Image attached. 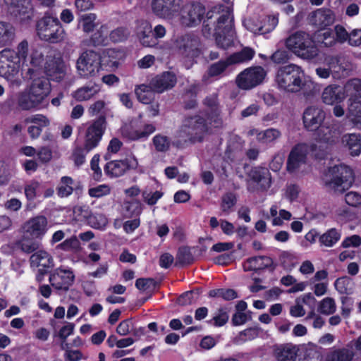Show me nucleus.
<instances>
[{"label":"nucleus","instance_id":"51","mask_svg":"<svg viewBox=\"0 0 361 361\" xmlns=\"http://www.w3.org/2000/svg\"><path fill=\"white\" fill-rule=\"evenodd\" d=\"M336 310V304L332 298L326 297L322 300L318 305V311L325 315L334 314Z\"/></svg>","mask_w":361,"mask_h":361},{"label":"nucleus","instance_id":"11","mask_svg":"<svg viewBox=\"0 0 361 361\" xmlns=\"http://www.w3.org/2000/svg\"><path fill=\"white\" fill-rule=\"evenodd\" d=\"M176 48L187 58H190L193 63H197V59L200 57L202 50L200 48V40L193 33H186L178 36L175 42Z\"/></svg>","mask_w":361,"mask_h":361},{"label":"nucleus","instance_id":"31","mask_svg":"<svg viewBox=\"0 0 361 361\" xmlns=\"http://www.w3.org/2000/svg\"><path fill=\"white\" fill-rule=\"evenodd\" d=\"M273 264L271 258L267 256L253 257L247 259L243 264L245 271H258L271 267Z\"/></svg>","mask_w":361,"mask_h":361},{"label":"nucleus","instance_id":"48","mask_svg":"<svg viewBox=\"0 0 361 361\" xmlns=\"http://www.w3.org/2000/svg\"><path fill=\"white\" fill-rule=\"evenodd\" d=\"M97 15L93 13L82 15L79 18V24L81 25L82 31L85 33H90L94 31L96 27Z\"/></svg>","mask_w":361,"mask_h":361},{"label":"nucleus","instance_id":"47","mask_svg":"<svg viewBox=\"0 0 361 361\" xmlns=\"http://www.w3.org/2000/svg\"><path fill=\"white\" fill-rule=\"evenodd\" d=\"M341 232L336 228H331L323 233L320 238V243L326 247H332L341 238Z\"/></svg>","mask_w":361,"mask_h":361},{"label":"nucleus","instance_id":"15","mask_svg":"<svg viewBox=\"0 0 361 361\" xmlns=\"http://www.w3.org/2000/svg\"><path fill=\"white\" fill-rule=\"evenodd\" d=\"M326 117L324 111L317 106L307 107L303 113V123L309 130L319 128V132L324 130L325 127L321 126Z\"/></svg>","mask_w":361,"mask_h":361},{"label":"nucleus","instance_id":"33","mask_svg":"<svg viewBox=\"0 0 361 361\" xmlns=\"http://www.w3.org/2000/svg\"><path fill=\"white\" fill-rule=\"evenodd\" d=\"M315 298L311 293H309L304 294L295 300V304L290 309V314L294 317H302L306 312L302 305L305 304L310 306H313Z\"/></svg>","mask_w":361,"mask_h":361},{"label":"nucleus","instance_id":"27","mask_svg":"<svg viewBox=\"0 0 361 361\" xmlns=\"http://www.w3.org/2000/svg\"><path fill=\"white\" fill-rule=\"evenodd\" d=\"M176 82V78L174 74L169 71L164 72L161 75L153 78L150 85L157 93H162L165 90L173 87Z\"/></svg>","mask_w":361,"mask_h":361},{"label":"nucleus","instance_id":"18","mask_svg":"<svg viewBox=\"0 0 361 361\" xmlns=\"http://www.w3.org/2000/svg\"><path fill=\"white\" fill-rule=\"evenodd\" d=\"M28 90L32 94V97L37 100L42 108L47 106L45 103L51 92V86L48 79L40 78L35 80Z\"/></svg>","mask_w":361,"mask_h":361},{"label":"nucleus","instance_id":"53","mask_svg":"<svg viewBox=\"0 0 361 361\" xmlns=\"http://www.w3.org/2000/svg\"><path fill=\"white\" fill-rule=\"evenodd\" d=\"M63 59L59 52H50L46 56L44 68H64Z\"/></svg>","mask_w":361,"mask_h":361},{"label":"nucleus","instance_id":"3","mask_svg":"<svg viewBox=\"0 0 361 361\" xmlns=\"http://www.w3.org/2000/svg\"><path fill=\"white\" fill-rule=\"evenodd\" d=\"M106 129V118L99 116L92 121L87 128L83 146L77 148L73 154V160L77 166L85 161V155L99 145Z\"/></svg>","mask_w":361,"mask_h":361},{"label":"nucleus","instance_id":"7","mask_svg":"<svg viewBox=\"0 0 361 361\" xmlns=\"http://www.w3.org/2000/svg\"><path fill=\"white\" fill-rule=\"evenodd\" d=\"M218 47L226 49L233 44L235 31L229 13H223L219 16L213 34Z\"/></svg>","mask_w":361,"mask_h":361},{"label":"nucleus","instance_id":"25","mask_svg":"<svg viewBox=\"0 0 361 361\" xmlns=\"http://www.w3.org/2000/svg\"><path fill=\"white\" fill-rule=\"evenodd\" d=\"M341 143L350 156L359 157L361 154V135L360 134H344L341 137Z\"/></svg>","mask_w":361,"mask_h":361},{"label":"nucleus","instance_id":"20","mask_svg":"<svg viewBox=\"0 0 361 361\" xmlns=\"http://www.w3.org/2000/svg\"><path fill=\"white\" fill-rule=\"evenodd\" d=\"M247 135L255 137L256 140L262 145H271L281 138L282 133L279 129L274 128L265 130L252 128L248 130Z\"/></svg>","mask_w":361,"mask_h":361},{"label":"nucleus","instance_id":"43","mask_svg":"<svg viewBox=\"0 0 361 361\" xmlns=\"http://www.w3.org/2000/svg\"><path fill=\"white\" fill-rule=\"evenodd\" d=\"M316 39L317 42L324 47H331L336 44L334 32L331 28L320 29L316 34Z\"/></svg>","mask_w":361,"mask_h":361},{"label":"nucleus","instance_id":"64","mask_svg":"<svg viewBox=\"0 0 361 361\" xmlns=\"http://www.w3.org/2000/svg\"><path fill=\"white\" fill-rule=\"evenodd\" d=\"M304 352L305 359L307 361H312L314 357L318 355V347L313 343H308L300 346V349Z\"/></svg>","mask_w":361,"mask_h":361},{"label":"nucleus","instance_id":"57","mask_svg":"<svg viewBox=\"0 0 361 361\" xmlns=\"http://www.w3.org/2000/svg\"><path fill=\"white\" fill-rule=\"evenodd\" d=\"M128 29L126 27H118L109 32V39L114 43L122 42L129 36Z\"/></svg>","mask_w":361,"mask_h":361},{"label":"nucleus","instance_id":"17","mask_svg":"<svg viewBox=\"0 0 361 361\" xmlns=\"http://www.w3.org/2000/svg\"><path fill=\"white\" fill-rule=\"evenodd\" d=\"M355 351L352 342L344 347L329 348L322 357V361H353Z\"/></svg>","mask_w":361,"mask_h":361},{"label":"nucleus","instance_id":"54","mask_svg":"<svg viewBox=\"0 0 361 361\" xmlns=\"http://www.w3.org/2000/svg\"><path fill=\"white\" fill-rule=\"evenodd\" d=\"M45 58L44 54L37 49H33L28 58L27 55V66L31 65L32 68H44Z\"/></svg>","mask_w":361,"mask_h":361},{"label":"nucleus","instance_id":"24","mask_svg":"<svg viewBox=\"0 0 361 361\" xmlns=\"http://www.w3.org/2000/svg\"><path fill=\"white\" fill-rule=\"evenodd\" d=\"M299 351V345L288 343L276 345L273 355L277 361H295Z\"/></svg>","mask_w":361,"mask_h":361},{"label":"nucleus","instance_id":"5","mask_svg":"<svg viewBox=\"0 0 361 361\" xmlns=\"http://www.w3.org/2000/svg\"><path fill=\"white\" fill-rule=\"evenodd\" d=\"M36 32L41 40L50 44L63 42L66 35L59 19L48 12L37 21Z\"/></svg>","mask_w":361,"mask_h":361},{"label":"nucleus","instance_id":"42","mask_svg":"<svg viewBox=\"0 0 361 361\" xmlns=\"http://www.w3.org/2000/svg\"><path fill=\"white\" fill-rule=\"evenodd\" d=\"M109 37V30L107 25H102L90 37L91 44L94 47L106 45Z\"/></svg>","mask_w":361,"mask_h":361},{"label":"nucleus","instance_id":"8","mask_svg":"<svg viewBox=\"0 0 361 361\" xmlns=\"http://www.w3.org/2000/svg\"><path fill=\"white\" fill-rule=\"evenodd\" d=\"M348 92L355 90V95L348 99L347 117L353 126L361 130V80L353 79L346 84Z\"/></svg>","mask_w":361,"mask_h":361},{"label":"nucleus","instance_id":"28","mask_svg":"<svg viewBox=\"0 0 361 361\" xmlns=\"http://www.w3.org/2000/svg\"><path fill=\"white\" fill-rule=\"evenodd\" d=\"M16 101L18 106L21 110L30 111L42 109L37 100L35 99V97H32V94L28 89L18 92Z\"/></svg>","mask_w":361,"mask_h":361},{"label":"nucleus","instance_id":"36","mask_svg":"<svg viewBox=\"0 0 361 361\" xmlns=\"http://www.w3.org/2000/svg\"><path fill=\"white\" fill-rule=\"evenodd\" d=\"M205 14V7L200 3L192 4L188 12V25L194 27L200 24Z\"/></svg>","mask_w":361,"mask_h":361},{"label":"nucleus","instance_id":"13","mask_svg":"<svg viewBox=\"0 0 361 361\" xmlns=\"http://www.w3.org/2000/svg\"><path fill=\"white\" fill-rule=\"evenodd\" d=\"M266 75L264 69H244L236 78L238 87L250 90L260 84Z\"/></svg>","mask_w":361,"mask_h":361},{"label":"nucleus","instance_id":"56","mask_svg":"<svg viewBox=\"0 0 361 361\" xmlns=\"http://www.w3.org/2000/svg\"><path fill=\"white\" fill-rule=\"evenodd\" d=\"M42 188V185L38 181L32 180L27 183L25 187V195L27 199L33 200L37 197L39 196Z\"/></svg>","mask_w":361,"mask_h":361},{"label":"nucleus","instance_id":"55","mask_svg":"<svg viewBox=\"0 0 361 361\" xmlns=\"http://www.w3.org/2000/svg\"><path fill=\"white\" fill-rule=\"evenodd\" d=\"M123 215L126 217H131L141 213V206L138 201H126L123 206Z\"/></svg>","mask_w":361,"mask_h":361},{"label":"nucleus","instance_id":"44","mask_svg":"<svg viewBox=\"0 0 361 361\" xmlns=\"http://www.w3.org/2000/svg\"><path fill=\"white\" fill-rule=\"evenodd\" d=\"M99 90V87L95 85L91 87H83L74 92L73 97L78 101L88 100L96 95Z\"/></svg>","mask_w":361,"mask_h":361},{"label":"nucleus","instance_id":"26","mask_svg":"<svg viewBox=\"0 0 361 361\" xmlns=\"http://www.w3.org/2000/svg\"><path fill=\"white\" fill-rule=\"evenodd\" d=\"M152 25L145 19L136 21L135 32L140 44L145 47H151L152 42Z\"/></svg>","mask_w":361,"mask_h":361},{"label":"nucleus","instance_id":"29","mask_svg":"<svg viewBox=\"0 0 361 361\" xmlns=\"http://www.w3.org/2000/svg\"><path fill=\"white\" fill-rule=\"evenodd\" d=\"M102 68L101 55L93 51L86 50L82 52L76 62L75 68Z\"/></svg>","mask_w":361,"mask_h":361},{"label":"nucleus","instance_id":"23","mask_svg":"<svg viewBox=\"0 0 361 361\" xmlns=\"http://www.w3.org/2000/svg\"><path fill=\"white\" fill-rule=\"evenodd\" d=\"M24 122L25 124L30 125L27 128V132L32 139L39 137L42 129L50 124L49 118L43 114H35L28 116Z\"/></svg>","mask_w":361,"mask_h":361},{"label":"nucleus","instance_id":"32","mask_svg":"<svg viewBox=\"0 0 361 361\" xmlns=\"http://www.w3.org/2000/svg\"><path fill=\"white\" fill-rule=\"evenodd\" d=\"M0 76L4 78L11 87H18L25 81L23 69H0Z\"/></svg>","mask_w":361,"mask_h":361},{"label":"nucleus","instance_id":"49","mask_svg":"<svg viewBox=\"0 0 361 361\" xmlns=\"http://www.w3.org/2000/svg\"><path fill=\"white\" fill-rule=\"evenodd\" d=\"M117 52L114 49H109L101 55L102 68H118L119 61L116 58Z\"/></svg>","mask_w":361,"mask_h":361},{"label":"nucleus","instance_id":"50","mask_svg":"<svg viewBox=\"0 0 361 361\" xmlns=\"http://www.w3.org/2000/svg\"><path fill=\"white\" fill-rule=\"evenodd\" d=\"M60 348L64 350L63 357L66 361H79L83 358L81 351L71 349L67 342H61Z\"/></svg>","mask_w":361,"mask_h":361},{"label":"nucleus","instance_id":"1","mask_svg":"<svg viewBox=\"0 0 361 361\" xmlns=\"http://www.w3.org/2000/svg\"><path fill=\"white\" fill-rule=\"evenodd\" d=\"M221 125L218 115L209 116L207 119L200 115L186 117L178 131V137L185 142H200L210 133L212 128Z\"/></svg>","mask_w":361,"mask_h":361},{"label":"nucleus","instance_id":"35","mask_svg":"<svg viewBox=\"0 0 361 361\" xmlns=\"http://www.w3.org/2000/svg\"><path fill=\"white\" fill-rule=\"evenodd\" d=\"M35 251L30 257V264L32 267L49 268L54 265L53 258L48 252L44 250Z\"/></svg>","mask_w":361,"mask_h":361},{"label":"nucleus","instance_id":"9","mask_svg":"<svg viewBox=\"0 0 361 361\" xmlns=\"http://www.w3.org/2000/svg\"><path fill=\"white\" fill-rule=\"evenodd\" d=\"M28 47L27 41L24 39L18 44L17 51L9 49L0 51V68H23L27 66Z\"/></svg>","mask_w":361,"mask_h":361},{"label":"nucleus","instance_id":"41","mask_svg":"<svg viewBox=\"0 0 361 361\" xmlns=\"http://www.w3.org/2000/svg\"><path fill=\"white\" fill-rule=\"evenodd\" d=\"M74 190V180L71 177L63 176L56 187V193L60 197L70 196Z\"/></svg>","mask_w":361,"mask_h":361},{"label":"nucleus","instance_id":"6","mask_svg":"<svg viewBox=\"0 0 361 361\" xmlns=\"http://www.w3.org/2000/svg\"><path fill=\"white\" fill-rule=\"evenodd\" d=\"M286 47L303 59H312L318 55V49L310 35L303 31H298L290 35L286 41Z\"/></svg>","mask_w":361,"mask_h":361},{"label":"nucleus","instance_id":"2","mask_svg":"<svg viewBox=\"0 0 361 361\" xmlns=\"http://www.w3.org/2000/svg\"><path fill=\"white\" fill-rule=\"evenodd\" d=\"M23 238L20 245L22 250L31 253L40 247V243L33 239H42L48 231L47 219L43 216H37L25 221L21 228Z\"/></svg>","mask_w":361,"mask_h":361},{"label":"nucleus","instance_id":"59","mask_svg":"<svg viewBox=\"0 0 361 361\" xmlns=\"http://www.w3.org/2000/svg\"><path fill=\"white\" fill-rule=\"evenodd\" d=\"M87 218L89 225L94 228H102L107 224V219L102 214H92Z\"/></svg>","mask_w":361,"mask_h":361},{"label":"nucleus","instance_id":"14","mask_svg":"<svg viewBox=\"0 0 361 361\" xmlns=\"http://www.w3.org/2000/svg\"><path fill=\"white\" fill-rule=\"evenodd\" d=\"M312 145L310 146L305 143H300L295 145L290 152L288 162L287 169L290 172H293L300 168L306 161L307 154L313 151Z\"/></svg>","mask_w":361,"mask_h":361},{"label":"nucleus","instance_id":"30","mask_svg":"<svg viewBox=\"0 0 361 361\" xmlns=\"http://www.w3.org/2000/svg\"><path fill=\"white\" fill-rule=\"evenodd\" d=\"M176 0H153L152 8L154 13L160 18L169 16L171 11H176Z\"/></svg>","mask_w":361,"mask_h":361},{"label":"nucleus","instance_id":"34","mask_svg":"<svg viewBox=\"0 0 361 361\" xmlns=\"http://www.w3.org/2000/svg\"><path fill=\"white\" fill-rule=\"evenodd\" d=\"M251 180L257 183L262 190L268 189L271 185V175L266 168H255L250 172Z\"/></svg>","mask_w":361,"mask_h":361},{"label":"nucleus","instance_id":"39","mask_svg":"<svg viewBox=\"0 0 361 361\" xmlns=\"http://www.w3.org/2000/svg\"><path fill=\"white\" fill-rule=\"evenodd\" d=\"M255 50L249 47H243L240 51H236L229 56V60L233 65L246 63L255 56Z\"/></svg>","mask_w":361,"mask_h":361},{"label":"nucleus","instance_id":"52","mask_svg":"<svg viewBox=\"0 0 361 361\" xmlns=\"http://www.w3.org/2000/svg\"><path fill=\"white\" fill-rule=\"evenodd\" d=\"M237 202L236 196L234 193L227 192L221 197V209L223 213L228 214L235 205Z\"/></svg>","mask_w":361,"mask_h":361},{"label":"nucleus","instance_id":"12","mask_svg":"<svg viewBox=\"0 0 361 361\" xmlns=\"http://www.w3.org/2000/svg\"><path fill=\"white\" fill-rule=\"evenodd\" d=\"M334 173L329 185L334 190L341 192L351 186L354 174L349 166L343 164L336 166L334 168Z\"/></svg>","mask_w":361,"mask_h":361},{"label":"nucleus","instance_id":"61","mask_svg":"<svg viewBox=\"0 0 361 361\" xmlns=\"http://www.w3.org/2000/svg\"><path fill=\"white\" fill-rule=\"evenodd\" d=\"M111 187L107 184H101L88 190V194L90 197L94 198H101L110 194Z\"/></svg>","mask_w":361,"mask_h":361},{"label":"nucleus","instance_id":"62","mask_svg":"<svg viewBox=\"0 0 361 361\" xmlns=\"http://www.w3.org/2000/svg\"><path fill=\"white\" fill-rule=\"evenodd\" d=\"M278 23V17L275 16H267L264 20L263 25H262L258 30L261 33H269L275 29Z\"/></svg>","mask_w":361,"mask_h":361},{"label":"nucleus","instance_id":"10","mask_svg":"<svg viewBox=\"0 0 361 361\" xmlns=\"http://www.w3.org/2000/svg\"><path fill=\"white\" fill-rule=\"evenodd\" d=\"M155 130L153 123H142L138 120L125 123L121 129L122 136L132 141L146 140Z\"/></svg>","mask_w":361,"mask_h":361},{"label":"nucleus","instance_id":"4","mask_svg":"<svg viewBox=\"0 0 361 361\" xmlns=\"http://www.w3.org/2000/svg\"><path fill=\"white\" fill-rule=\"evenodd\" d=\"M276 81L279 88L290 92L300 90L309 92L314 88V82L305 76L302 69H278Z\"/></svg>","mask_w":361,"mask_h":361},{"label":"nucleus","instance_id":"19","mask_svg":"<svg viewBox=\"0 0 361 361\" xmlns=\"http://www.w3.org/2000/svg\"><path fill=\"white\" fill-rule=\"evenodd\" d=\"M75 276L70 269L59 268L49 277L52 286L58 290H68L74 281Z\"/></svg>","mask_w":361,"mask_h":361},{"label":"nucleus","instance_id":"38","mask_svg":"<svg viewBox=\"0 0 361 361\" xmlns=\"http://www.w3.org/2000/svg\"><path fill=\"white\" fill-rule=\"evenodd\" d=\"M155 92L156 91H154L151 85L149 86L142 84L137 86L135 89V93L137 99L145 104H151L152 102L154 101Z\"/></svg>","mask_w":361,"mask_h":361},{"label":"nucleus","instance_id":"63","mask_svg":"<svg viewBox=\"0 0 361 361\" xmlns=\"http://www.w3.org/2000/svg\"><path fill=\"white\" fill-rule=\"evenodd\" d=\"M261 329L258 327L247 329L241 331L237 337L238 342H246L259 336Z\"/></svg>","mask_w":361,"mask_h":361},{"label":"nucleus","instance_id":"45","mask_svg":"<svg viewBox=\"0 0 361 361\" xmlns=\"http://www.w3.org/2000/svg\"><path fill=\"white\" fill-rule=\"evenodd\" d=\"M104 171L106 174L112 177H119L123 176L126 171V165L123 160L112 161L106 164Z\"/></svg>","mask_w":361,"mask_h":361},{"label":"nucleus","instance_id":"37","mask_svg":"<svg viewBox=\"0 0 361 361\" xmlns=\"http://www.w3.org/2000/svg\"><path fill=\"white\" fill-rule=\"evenodd\" d=\"M292 54L289 49H278L270 56V61L275 64H287L282 68H301L298 65L289 63Z\"/></svg>","mask_w":361,"mask_h":361},{"label":"nucleus","instance_id":"16","mask_svg":"<svg viewBox=\"0 0 361 361\" xmlns=\"http://www.w3.org/2000/svg\"><path fill=\"white\" fill-rule=\"evenodd\" d=\"M8 12L21 24L27 23L31 19L30 9L25 6V0H4Z\"/></svg>","mask_w":361,"mask_h":361},{"label":"nucleus","instance_id":"22","mask_svg":"<svg viewBox=\"0 0 361 361\" xmlns=\"http://www.w3.org/2000/svg\"><path fill=\"white\" fill-rule=\"evenodd\" d=\"M347 95H350V97H352L355 95V90L348 92L346 90V85L343 90L338 89L333 86H328L324 90L322 94V99L324 104L333 105L334 104H339L342 102Z\"/></svg>","mask_w":361,"mask_h":361},{"label":"nucleus","instance_id":"40","mask_svg":"<svg viewBox=\"0 0 361 361\" xmlns=\"http://www.w3.org/2000/svg\"><path fill=\"white\" fill-rule=\"evenodd\" d=\"M15 37V28L9 23L0 21V44L7 46L11 44Z\"/></svg>","mask_w":361,"mask_h":361},{"label":"nucleus","instance_id":"60","mask_svg":"<svg viewBox=\"0 0 361 361\" xmlns=\"http://www.w3.org/2000/svg\"><path fill=\"white\" fill-rule=\"evenodd\" d=\"M57 248L64 251L77 252L80 250L81 247L78 238L76 236H72L57 245Z\"/></svg>","mask_w":361,"mask_h":361},{"label":"nucleus","instance_id":"46","mask_svg":"<svg viewBox=\"0 0 361 361\" xmlns=\"http://www.w3.org/2000/svg\"><path fill=\"white\" fill-rule=\"evenodd\" d=\"M171 143V139L164 134H157L152 138L155 150L159 152H166L169 150Z\"/></svg>","mask_w":361,"mask_h":361},{"label":"nucleus","instance_id":"21","mask_svg":"<svg viewBox=\"0 0 361 361\" xmlns=\"http://www.w3.org/2000/svg\"><path fill=\"white\" fill-rule=\"evenodd\" d=\"M310 23L319 29L331 25L335 20V14L329 8H322L309 15Z\"/></svg>","mask_w":361,"mask_h":361},{"label":"nucleus","instance_id":"58","mask_svg":"<svg viewBox=\"0 0 361 361\" xmlns=\"http://www.w3.org/2000/svg\"><path fill=\"white\" fill-rule=\"evenodd\" d=\"M336 289L341 293L348 294L353 288L352 280L347 276L338 278L334 283Z\"/></svg>","mask_w":361,"mask_h":361}]
</instances>
